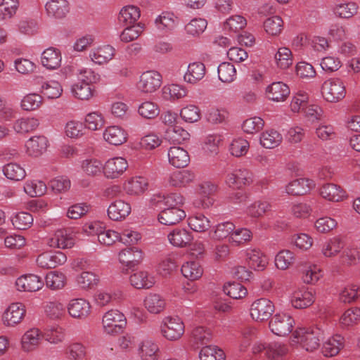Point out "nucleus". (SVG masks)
<instances>
[{"label": "nucleus", "instance_id": "obj_60", "mask_svg": "<svg viewBox=\"0 0 360 360\" xmlns=\"http://www.w3.org/2000/svg\"><path fill=\"white\" fill-rule=\"evenodd\" d=\"M199 357L200 360H224L225 354L217 347L208 345L201 349Z\"/></svg>", "mask_w": 360, "mask_h": 360}, {"label": "nucleus", "instance_id": "obj_16", "mask_svg": "<svg viewBox=\"0 0 360 360\" xmlns=\"http://www.w3.org/2000/svg\"><path fill=\"white\" fill-rule=\"evenodd\" d=\"M266 351V354L270 359H277L285 355L288 352V346L278 342H272L269 344H259L254 347V352Z\"/></svg>", "mask_w": 360, "mask_h": 360}, {"label": "nucleus", "instance_id": "obj_38", "mask_svg": "<svg viewBox=\"0 0 360 360\" xmlns=\"http://www.w3.org/2000/svg\"><path fill=\"white\" fill-rule=\"evenodd\" d=\"M345 194L341 187L334 184H324L320 188L321 197L329 201L339 202L344 198Z\"/></svg>", "mask_w": 360, "mask_h": 360}, {"label": "nucleus", "instance_id": "obj_45", "mask_svg": "<svg viewBox=\"0 0 360 360\" xmlns=\"http://www.w3.org/2000/svg\"><path fill=\"white\" fill-rule=\"evenodd\" d=\"M176 22L177 18L173 13L168 12L162 13L155 21L157 28L163 32L174 30L176 26Z\"/></svg>", "mask_w": 360, "mask_h": 360}, {"label": "nucleus", "instance_id": "obj_22", "mask_svg": "<svg viewBox=\"0 0 360 360\" xmlns=\"http://www.w3.org/2000/svg\"><path fill=\"white\" fill-rule=\"evenodd\" d=\"M315 300L311 290L301 289L295 291L291 296L290 302L296 309H304L311 306Z\"/></svg>", "mask_w": 360, "mask_h": 360}, {"label": "nucleus", "instance_id": "obj_44", "mask_svg": "<svg viewBox=\"0 0 360 360\" xmlns=\"http://www.w3.org/2000/svg\"><path fill=\"white\" fill-rule=\"evenodd\" d=\"M44 309L46 316L52 320L62 319L65 316L66 310L64 304L58 300L45 302Z\"/></svg>", "mask_w": 360, "mask_h": 360}, {"label": "nucleus", "instance_id": "obj_24", "mask_svg": "<svg viewBox=\"0 0 360 360\" xmlns=\"http://www.w3.org/2000/svg\"><path fill=\"white\" fill-rule=\"evenodd\" d=\"M48 143V139L44 136H32L26 142L27 153L30 156L39 157L46 152Z\"/></svg>", "mask_w": 360, "mask_h": 360}, {"label": "nucleus", "instance_id": "obj_62", "mask_svg": "<svg viewBox=\"0 0 360 360\" xmlns=\"http://www.w3.org/2000/svg\"><path fill=\"white\" fill-rule=\"evenodd\" d=\"M271 209V205L267 201L257 200L247 208V214L251 217L259 218L262 217Z\"/></svg>", "mask_w": 360, "mask_h": 360}, {"label": "nucleus", "instance_id": "obj_15", "mask_svg": "<svg viewBox=\"0 0 360 360\" xmlns=\"http://www.w3.org/2000/svg\"><path fill=\"white\" fill-rule=\"evenodd\" d=\"M25 314V309L22 303H12L3 315L4 323L8 326H13L22 320Z\"/></svg>", "mask_w": 360, "mask_h": 360}, {"label": "nucleus", "instance_id": "obj_25", "mask_svg": "<svg viewBox=\"0 0 360 360\" xmlns=\"http://www.w3.org/2000/svg\"><path fill=\"white\" fill-rule=\"evenodd\" d=\"M167 155L169 163L177 168L185 167L190 162L188 153L181 147H171Z\"/></svg>", "mask_w": 360, "mask_h": 360}, {"label": "nucleus", "instance_id": "obj_17", "mask_svg": "<svg viewBox=\"0 0 360 360\" xmlns=\"http://www.w3.org/2000/svg\"><path fill=\"white\" fill-rule=\"evenodd\" d=\"M314 186L313 180L301 178L290 181L285 186V191L289 195H302L310 191Z\"/></svg>", "mask_w": 360, "mask_h": 360}, {"label": "nucleus", "instance_id": "obj_13", "mask_svg": "<svg viewBox=\"0 0 360 360\" xmlns=\"http://www.w3.org/2000/svg\"><path fill=\"white\" fill-rule=\"evenodd\" d=\"M90 303L83 298L72 299L67 306L68 314L74 319H84L91 313Z\"/></svg>", "mask_w": 360, "mask_h": 360}, {"label": "nucleus", "instance_id": "obj_64", "mask_svg": "<svg viewBox=\"0 0 360 360\" xmlns=\"http://www.w3.org/2000/svg\"><path fill=\"white\" fill-rule=\"evenodd\" d=\"M340 321L342 326L345 327L357 324L360 321V309L354 307L346 310L341 316Z\"/></svg>", "mask_w": 360, "mask_h": 360}, {"label": "nucleus", "instance_id": "obj_53", "mask_svg": "<svg viewBox=\"0 0 360 360\" xmlns=\"http://www.w3.org/2000/svg\"><path fill=\"white\" fill-rule=\"evenodd\" d=\"M4 174L9 179L20 181L26 176L25 169L17 163H8L3 168Z\"/></svg>", "mask_w": 360, "mask_h": 360}, {"label": "nucleus", "instance_id": "obj_61", "mask_svg": "<svg viewBox=\"0 0 360 360\" xmlns=\"http://www.w3.org/2000/svg\"><path fill=\"white\" fill-rule=\"evenodd\" d=\"M295 259L294 254L291 251L283 250L276 255L275 264L278 269L285 270L294 263Z\"/></svg>", "mask_w": 360, "mask_h": 360}, {"label": "nucleus", "instance_id": "obj_19", "mask_svg": "<svg viewBox=\"0 0 360 360\" xmlns=\"http://www.w3.org/2000/svg\"><path fill=\"white\" fill-rule=\"evenodd\" d=\"M266 97L273 101H285L290 94L288 86L283 82H273L266 88Z\"/></svg>", "mask_w": 360, "mask_h": 360}, {"label": "nucleus", "instance_id": "obj_51", "mask_svg": "<svg viewBox=\"0 0 360 360\" xmlns=\"http://www.w3.org/2000/svg\"><path fill=\"white\" fill-rule=\"evenodd\" d=\"M359 6L355 2L340 4L334 8L335 14L341 18H351L358 12Z\"/></svg>", "mask_w": 360, "mask_h": 360}, {"label": "nucleus", "instance_id": "obj_18", "mask_svg": "<svg viewBox=\"0 0 360 360\" xmlns=\"http://www.w3.org/2000/svg\"><path fill=\"white\" fill-rule=\"evenodd\" d=\"M104 140L108 143L114 146H120L127 140V131L119 126L108 127L103 131Z\"/></svg>", "mask_w": 360, "mask_h": 360}, {"label": "nucleus", "instance_id": "obj_39", "mask_svg": "<svg viewBox=\"0 0 360 360\" xmlns=\"http://www.w3.org/2000/svg\"><path fill=\"white\" fill-rule=\"evenodd\" d=\"M39 122L34 117H21L16 120L13 124V129L17 134H25L35 130Z\"/></svg>", "mask_w": 360, "mask_h": 360}, {"label": "nucleus", "instance_id": "obj_27", "mask_svg": "<svg viewBox=\"0 0 360 360\" xmlns=\"http://www.w3.org/2000/svg\"><path fill=\"white\" fill-rule=\"evenodd\" d=\"M143 259V252L136 248H125L120 252L119 260L129 268L138 265Z\"/></svg>", "mask_w": 360, "mask_h": 360}, {"label": "nucleus", "instance_id": "obj_33", "mask_svg": "<svg viewBox=\"0 0 360 360\" xmlns=\"http://www.w3.org/2000/svg\"><path fill=\"white\" fill-rule=\"evenodd\" d=\"M115 51V49L112 46L105 45L93 49L89 53V58L94 63L103 65L113 58Z\"/></svg>", "mask_w": 360, "mask_h": 360}, {"label": "nucleus", "instance_id": "obj_58", "mask_svg": "<svg viewBox=\"0 0 360 360\" xmlns=\"http://www.w3.org/2000/svg\"><path fill=\"white\" fill-rule=\"evenodd\" d=\"M71 91L75 97L80 100H89L93 96L94 89L91 84L78 82L72 86Z\"/></svg>", "mask_w": 360, "mask_h": 360}, {"label": "nucleus", "instance_id": "obj_52", "mask_svg": "<svg viewBox=\"0 0 360 360\" xmlns=\"http://www.w3.org/2000/svg\"><path fill=\"white\" fill-rule=\"evenodd\" d=\"M219 79L224 83H230L236 78V70L234 65L230 63H221L218 66Z\"/></svg>", "mask_w": 360, "mask_h": 360}, {"label": "nucleus", "instance_id": "obj_11", "mask_svg": "<svg viewBox=\"0 0 360 360\" xmlns=\"http://www.w3.org/2000/svg\"><path fill=\"white\" fill-rule=\"evenodd\" d=\"M131 205L121 199L112 202L107 210L109 219L112 221H122L131 213Z\"/></svg>", "mask_w": 360, "mask_h": 360}, {"label": "nucleus", "instance_id": "obj_5", "mask_svg": "<svg viewBox=\"0 0 360 360\" xmlns=\"http://www.w3.org/2000/svg\"><path fill=\"white\" fill-rule=\"evenodd\" d=\"M321 93L327 101L338 102L345 98V86L340 79H328L322 85Z\"/></svg>", "mask_w": 360, "mask_h": 360}, {"label": "nucleus", "instance_id": "obj_54", "mask_svg": "<svg viewBox=\"0 0 360 360\" xmlns=\"http://www.w3.org/2000/svg\"><path fill=\"white\" fill-rule=\"evenodd\" d=\"M24 191L31 197L41 196L46 191V185L40 180H28L25 184Z\"/></svg>", "mask_w": 360, "mask_h": 360}, {"label": "nucleus", "instance_id": "obj_1", "mask_svg": "<svg viewBox=\"0 0 360 360\" xmlns=\"http://www.w3.org/2000/svg\"><path fill=\"white\" fill-rule=\"evenodd\" d=\"M293 342H295L306 351L313 352L317 350L323 339V331L316 327L300 328L292 334Z\"/></svg>", "mask_w": 360, "mask_h": 360}, {"label": "nucleus", "instance_id": "obj_12", "mask_svg": "<svg viewBox=\"0 0 360 360\" xmlns=\"http://www.w3.org/2000/svg\"><path fill=\"white\" fill-rule=\"evenodd\" d=\"M252 181V173L246 169H237L228 174L226 184L231 188L240 189Z\"/></svg>", "mask_w": 360, "mask_h": 360}, {"label": "nucleus", "instance_id": "obj_42", "mask_svg": "<svg viewBox=\"0 0 360 360\" xmlns=\"http://www.w3.org/2000/svg\"><path fill=\"white\" fill-rule=\"evenodd\" d=\"M144 305L152 314H159L166 306L165 300L159 294L150 293L144 300Z\"/></svg>", "mask_w": 360, "mask_h": 360}, {"label": "nucleus", "instance_id": "obj_36", "mask_svg": "<svg viewBox=\"0 0 360 360\" xmlns=\"http://www.w3.org/2000/svg\"><path fill=\"white\" fill-rule=\"evenodd\" d=\"M344 341V338L340 335L329 338L323 344L322 353L326 356H335L343 347Z\"/></svg>", "mask_w": 360, "mask_h": 360}, {"label": "nucleus", "instance_id": "obj_41", "mask_svg": "<svg viewBox=\"0 0 360 360\" xmlns=\"http://www.w3.org/2000/svg\"><path fill=\"white\" fill-rule=\"evenodd\" d=\"M46 10L49 15L62 18L69 12V4L66 0H51L46 4Z\"/></svg>", "mask_w": 360, "mask_h": 360}, {"label": "nucleus", "instance_id": "obj_31", "mask_svg": "<svg viewBox=\"0 0 360 360\" xmlns=\"http://www.w3.org/2000/svg\"><path fill=\"white\" fill-rule=\"evenodd\" d=\"M195 179V174L191 170L175 171L170 174L168 183L170 186L175 187L186 186L193 182Z\"/></svg>", "mask_w": 360, "mask_h": 360}, {"label": "nucleus", "instance_id": "obj_46", "mask_svg": "<svg viewBox=\"0 0 360 360\" xmlns=\"http://www.w3.org/2000/svg\"><path fill=\"white\" fill-rule=\"evenodd\" d=\"M181 271L185 278L191 281L198 280L203 274V269L197 261L185 262L181 266Z\"/></svg>", "mask_w": 360, "mask_h": 360}, {"label": "nucleus", "instance_id": "obj_50", "mask_svg": "<svg viewBox=\"0 0 360 360\" xmlns=\"http://www.w3.org/2000/svg\"><path fill=\"white\" fill-rule=\"evenodd\" d=\"M283 21L278 15L268 18L264 22V28L266 32L271 36L279 35L283 29Z\"/></svg>", "mask_w": 360, "mask_h": 360}, {"label": "nucleus", "instance_id": "obj_49", "mask_svg": "<svg viewBox=\"0 0 360 360\" xmlns=\"http://www.w3.org/2000/svg\"><path fill=\"white\" fill-rule=\"evenodd\" d=\"M344 246V242L340 238L334 237L322 245L321 252L326 257H333L339 254Z\"/></svg>", "mask_w": 360, "mask_h": 360}, {"label": "nucleus", "instance_id": "obj_14", "mask_svg": "<svg viewBox=\"0 0 360 360\" xmlns=\"http://www.w3.org/2000/svg\"><path fill=\"white\" fill-rule=\"evenodd\" d=\"M42 278L34 274L24 275L19 277L15 285L18 290L24 292H36L44 286Z\"/></svg>", "mask_w": 360, "mask_h": 360}, {"label": "nucleus", "instance_id": "obj_3", "mask_svg": "<svg viewBox=\"0 0 360 360\" xmlns=\"http://www.w3.org/2000/svg\"><path fill=\"white\" fill-rule=\"evenodd\" d=\"M294 326V319L286 313L276 314L269 323L271 331L278 336L288 335L292 332Z\"/></svg>", "mask_w": 360, "mask_h": 360}, {"label": "nucleus", "instance_id": "obj_21", "mask_svg": "<svg viewBox=\"0 0 360 360\" xmlns=\"http://www.w3.org/2000/svg\"><path fill=\"white\" fill-rule=\"evenodd\" d=\"M186 217V212L179 207L163 208L159 214V221L165 225L171 226L178 224Z\"/></svg>", "mask_w": 360, "mask_h": 360}, {"label": "nucleus", "instance_id": "obj_40", "mask_svg": "<svg viewBox=\"0 0 360 360\" xmlns=\"http://www.w3.org/2000/svg\"><path fill=\"white\" fill-rule=\"evenodd\" d=\"M129 281L131 285L137 289L150 288L155 284L154 277L145 271L133 274L130 276Z\"/></svg>", "mask_w": 360, "mask_h": 360}, {"label": "nucleus", "instance_id": "obj_47", "mask_svg": "<svg viewBox=\"0 0 360 360\" xmlns=\"http://www.w3.org/2000/svg\"><path fill=\"white\" fill-rule=\"evenodd\" d=\"M78 286L84 290L92 289L99 281V276L91 271H82L76 278Z\"/></svg>", "mask_w": 360, "mask_h": 360}, {"label": "nucleus", "instance_id": "obj_9", "mask_svg": "<svg viewBox=\"0 0 360 360\" xmlns=\"http://www.w3.org/2000/svg\"><path fill=\"white\" fill-rule=\"evenodd\" d=\"M162 84L161 75L155 70L144 72L140 77L139 88L145 93H153Z\"/></svg>", "mask_w": 360, "mask_h": 360}, {"label": "nucleus", "instance_id": "obj_56", "mask_svg": "<svg viewBox=\"0 0 360 360\" xmlns=\"http://www.w3.org/2000/svg\"><path fill=\"white\" fill-rule=\"evenodd\" d=\"M33 220L32 215L26 212H18L11 218L13 225L19 230L28 229L32 225Z\"/></svg>", "mask_w": 360, "mask_h": 360}, {"label": "nucleus", "instance_id": "obj_10", "mask_svg": "<svg viewBox=\"0 0 360 360\" xmlns=\"http://www.w3.org/2000/svg\"><path fill=\"white\" fill-rule=\"evenodd\" d=\"M66 255L60 252H44L37 258V264L43 269H53L65 263Z\"/></svg>", "mask_w": 360, "mask_h": 360}, {"label": "nucleus", "instance_id": "obj_8", "mask_svg": "<svg viewBox=\"0 0 360 360\" xmlns=\"http://www.w3.org/2000/svg\"><path fill=\"white\" fill-rule=\"evenodd\" d=\"M127 160L122 157H115L108 160L103 166V173L108 179H117L128 168Z\"/></svg>", "mask_w": 360, "mask_h": 360}, {"label": "nucleus", "instance_id": "obj_59", "mask_svg": "<svg viewBox=\"0 0 360 360\" xmlns=\"http://www.w3.org/2000/svg\"><path fill=\"white\" fill-rule=\"evenodd\" d=\"M41 94L49 99L58 98L62 92L63 89L59 82L55 80H51L45 82L41 86Z\"/></svg>", "mask_w": 360, "mask_h": 360}, {"label": "nucleus", "instance_id": "obj_37", "mask_svg": "<svg viewBox=\"0 0 360 360\" xmlns=\"http://www.w3.org/2000/svg\"><path fill=\"white\" fill-rule=\"evenodd\" d=\"M153 200L161 207L170 209L171 207H179L184 203L183 196L178 193H172L166 195H155Z\"/></svg>", "mask_w": 360, "mask_h": 360}, {"label": "nucleus", "instance_id": "obj_20", "mask_svg": "<svg viewBox=\"0 0 360 360\" xmlns=\"http://www.w3.org/2000/svg\"><path fill=\"white\" fill-rule=\"evenodd\" d=\"M167 238L173 246L185 248L191 244L193 236L186 229L176 228L168 233Z\"/></svg>", "mask_w": 360, "mask_h": 360}, {"label": "nucleus", "instance_id": "obj_43", "mask_svg": "<svg viewBox=\"0 0 360 360\" xmlns=\"http://www.w3.org/2000/svg\"><path fill=\"white\" fill-rule=\"evenodd\" d=\"M189 227L196 232H205L211 227L210 219L202 213H195L188 217Z\"/></svg>", "mask_w": 360, "mask_h": 360}, {"label": "nucleus", "instance_id": "obj_23", "mask_svg": "<svg viewBox=\"0 0 360 360\" xmlns=\"http://www.w3.org/2000/svg\"><path fill=\"white\" fill-rule=\"evenodd\" d=\"M148 187V180L140 176H133L124 184V191L130 195H140L147 191Z\"/></svg>", "mask_w": 360, "mask_h": 360}, {"label": "nucleus", "instance_id": "obj_57", "mask_svg": "<svg viewBox=\"0 0 360 360\" xmlns=\"http://www.w3.org/2000/svg\"><path fill=\"white\" fill-rule=\"evenodd\" d=\"M42 97L37 94H29L25 96L20 102L23 110L32 111L38 109L42 104Z\"/></svg>", "mask_w": 360, "mask_h": 360}, {"label": "nucleus", "instance_id": "obj_2", "mask_svg": "<svg viewBox=\"0 0 360 360\" xmlns=\"http://www.w3.org/2000/svg\"><path fill=\"white\" fill-rule=\"evenodd\" d=\"M102 323L106 333L114 335L122 331L127 325V319L123 313L111 309L103 315Z\"/></svg>", "mask_w": 360, "mask_h": 360}, {"label": "nucleus", "instance_id": "obj_55", "mask_svg": "<svg viewBox=\"0 0 360 360\" xmlns=\"http://www.w3.org/2000/svg\"><path fill=\"white\" fill-rule=\"evenodd\" d=\"M44 339L51 344H59L65 338V329L59 326L48 328L44 335Z\"/></svg>", "mask_w": 360, "mask_h": 360}, {"label": "nucleus", "instance_id": "obj_6", "mask_svg": "<svg viewBox=\"0 0 360 360\" xmlns=\"http://www.w3.org/2000/svg\"><path fill=\"white\" fill-rule=\"evenodd\" d=\"M275 309L274 303L267 298H259L254 301L250 307V316L257 321L268 320Z\"/></svg>", "mask_w": 360, "mask_h": 360}, {"label": "nucleus", "instance_id": "obj_48", "mask_svg": "<svg viewBox=\"0 0 360 360\" xmlns=\"http://www.w3.org/2000/svg\"><path fill=\"white\" fill-rule=\"evenodd\" d=\"M283 137L280 133L274 129L266 130L260 136V143L266 148H274L282 142Z\"/></svg>", "mask_w": 360, "mask_h": 360}, {"label": "nucleus", "instance_id": "obj_35", "mask_svg": "<svg viewBox=\"0 0 360 360\" xmlns=\"http://www.w3.org/2000/svg\"><path fill=\"white\" fill-rule=\"evenodd\" d=\"M41 333L38 328L28 330L21 339L22 348L25 352H30L36 349L40 343Z\"/></svg>", "mask_w": 360, "mask_h": 360}, {"label": "nucleus", "instance_id": "obj_29", "mask_svg": "<svg viewBox=\"0 0 360 360\" xmlns=\"http://www.w3.org/2000/svg\"><path fill=\"white\" fill-rule=\"evenodd\" d=\"M246 262L254 270H263L268 261L266 257L258 249H248L245 252Z\"/></svg>", "mask_w": 360, "mask_h": 360}, {"label": "nucleus", "instance_id": "obj_63", "mask_svg": "<svg viewBox=\"0 0 360 360\" xmlns=\"http://www.w3.org/2000/svg\"><path fill=\"white\" fill-rule=\"evenodd\" d=\"M45 281L47 288L51 290H58L64 287L65 276L62 273L51 271L46 275Z\"/></svg>", "mask_w": 360, "mask_h": 360}, {"label": "nucleus", "instance_id": "obj_4", "mask_svg": "<svg viewBox=\"0 0 360 360\" xmlns=\"http://www.w3.org/2000/svg\"><path fill=\"white\" fill-rule=\"evenodd\" d=\"M162 335L169 341L179 340L184 333L185 326L179 317H165L160 326Z\"/></svg>", "mask_w": 360, "mask_h": 360}, {"label": "nucleus", "instance_id": "obj_26", "mask_svg": "<svg viewBox=\"0 0 360 360\" xmlns=\"http://www.w3.org/2000/svg\"><path fill=\"white\" fill-rule=\"evenodd\" d=\"M73 238L65 229H59L48 240V245L51 248H70L74 245Z\"/></svg>", "mask_w": 360, "mask_h": 360}, {"label": "nucleus", "instance_id": "obj_28", "mask_svg": "<svg viewBox=\"0 0 360 360\" xmlns=\"http://www.w3.org/2000/svg\"><path fill=\"white\" fill-rule=\"evenodd\" d=\"M205 72L206 68L202 63L194 62L188 65L184 79L187 83L194 84L203 79Z\"/></svg>", "mask_w": 360, "mask_h": 360}, {"label": "nucleus", "instance_id": "obj_30", "mask_svg": "<svg viewBox=\"0 0 360 360\" xmlns=\"http://www.w3.org/2000/svg\"><path fill=\"white\" fill-rule=\"evenodd\" d=\"M61 54L58 49L50 47L46 49L41 54V64L49 70L58 68L61 64Z\"/></svg>", "mask_w": 360, "mask_h": 360}, {"label": "nucleus", "instance_id": "obj_32", "mask_svg": "<svg viewBox=\"0 0 360 360\" xmlns=\"http://www.w3.org/2000/svg\"><path fill=\"white\" fill-rule=\"evenodd\" d=\"M139 354L142 360H158L160 356V349L155 342L147 339L140 344Z\"/></svg>", "mask_w": 360, "mask_h": 360}, {"label": "nucleus", "instance_id": "obj_7", "mask_svg": "<svg viewBox=\"0 0 360 360\" xmlns=\"http://www.w3.org/2000/svg\"><path fill=\"white\" fill-rule=\"evenodd\" d=\"M217 186L212 182L205 181L200 184L198 186L200 198L194 200V206L197 208H209L214 203L212 195L217 191Z\"/></svg>", "mask_w": 360, "mask_h": 360}, {"label": "nucleus", "instance_id": "obj_34", "mask_svg": "<svg viewBox=\"0 0 360 360\" xmlns=\"http://www.w3.org/2000/svg\"><path fill=\"white\" fill-rule=\"evenodd\" d=\"M141 16V11L139 7L129 5L124 6L120 11L118 15L119 23L122 25H136V22Z\"/></svg>", "mask_w": 360, "mask_h": 360}]
</instances>
